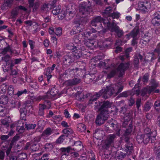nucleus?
<instances>
[{"mask_svg":"<svg viewBox=\"0 0 160 160\" xmlns=\"http://www.w3.org/2000/svg\"><path fill=\"white\" fill-rule=\"evenodd\" d=\"M110 125L111 127L116 132L115 133L109 134L107 136L102 146L103 148L106 149L113 146L114 141L117 138L116 136L119 137L120 134L121 127L117 121L114 120L113 122H111Z\"/></svg>","mask_w":160,"mask_h":160,"instance_id":"obj_1","label":"nucleus"},{"mask_svg":"<svg viewBox=\"0 0 160 160\" xmlns=\"http://www.w3.org/2000/svg\"><path fill=\"white\" fill-rule=\"evenodd\" d=\"M116 92L113 87L112 86L107 87L106 89H102L94 95L89 101V103H93L101 96L105 99H108L111 96L115 97Z\"/></svg>","mask_w":160,"mask_h":160,"instance_id":"obj_2","label":"nucleus"},{"mask_svg":"<svg viewBox=\"0 0 160 160\" xmlns=\"http://www.w3.org/2000/svg\"><path fill=\"white\" fill-rule=\"evenodd\" d=\"M73 146L74 147L72 148L71 146H68L67 148H62L59 149L61 156V160H66L64 158L68 156L70 152L76 151H80L82 148V145L81 142L78 141L75 142Z\"/></svg>","mask_w":160,"mask_h":160,"instance_id":"obj_3","label":"nucleus"},{"mask_svg":"<svg viewBox=\"0 0 160 160\" xmlns=\"http://www.w3.org/2000/svg\"><path fill=\"white\" fill-rule=\"evenodd\" d=\"M136 140L138 143H143L144 144H147L150 142L151 143H154L156 139L155 136L139 133L137 136Z\"/></svg>","mask_w":160,"mask_h":160,"instance_id":"obj_4","label":"nucleus"},{"mask_svg":"<svg viewBox=\"0 0 160 160\" xmlns=\"http://www.w3.org/2000/svg\"><path fill=\"white\" fill-rule=\"evenodd\" d=\"M112 104V102L108 100L100 102L99 103L100 107L99 110L100 112L109 115L108 108L111 107Z\"/></svg>","mask_w":160,"mask_h":160,"instance_id":"obj_5","label":"nucleus"},{"mask_svg":"<svg viewBox=\"0 0 160 160\" xmlns=\"http://www.w3.org/2000/svg\"><path fill=\"white\" fill-rule=\"evenodd\" d=\"M130 65L129 61L127 62L121 63L118 67L119 73L118 77H122L125 74V71L127 70L129 68Z\"/></svg>","mask_w":160,"mask_h":160,"instance_id":"obj_6","label":"nucleus"},{"mask_svg":"<svg viewBox=\"0 0 160 160\" xmlns=\"http://www.w3.org/2000/svg\"><path fill=\"white\" fill-rule=\"evenodd\" d=\"M109 115L100 112L95 120V123L97 125L100 126L103 124L108 118Z\"/></svg>","mask_w":160,"mask_h":160,"instance_id":"obj_7","label":"nucleus"},{"mask_svg":"<svg viewBox=\"0 0 160 160\" xmlns=\"http://www.w3.org/2000/svg\"><path fill=\"white\" fill-rule=\"evenodd\" d=\"M68 48L72 51V53L71 54L73 56V58H74L75 60L79 58L82 56L81 50L80 49H78L76 46H69Z\"/></svg>","mask_w":160,"mask_h":160,"instance_id":"obj_8","label":"nucleus"},{"mask_svg":"<svg viewBox=\"0 0 160 160\" xmlns=\"http://www.w3.org/2000/svg\"><path fill=\"white\" fill-rule=\"evenodd\" d=\"M92 12V8H90V6L82 4L79 7L80 14L84 15L85 16H88Z\"/></svg>","mask_w":160,"mask_h":160,"instance_id":"obj_9","label":"nucleus"},{"mask_svg":"<svg viewBox=\"0 0 160 160\" xmlns=\"http://www.w3.org/2000/svg\"><path fill=\"white\" fill-rule=\"evenodd\" d=\"M153 38V32L150 31L144 34L140 40V43L142 44H147Z\"/></svg>","mask_w":160,"mask_h":160,"instance_id":"obj_10","label":"nucleus"},{"mask_svg":"<svg viewBox=\"0 0 160 160\" xmlns=\"http://www.w3.org/2000/svg\"><path fill=\"white\" fill-rule=\"evenodd\" d=\"M139 9L144 12H148L151 7V3L147 1L140 2L138 4Z\"/></svg>","mask_w":160,"mask_h":160,"instance_id":"obj_11","label":"nucleus"},{"mask_svg":"<svg viewBox=\"0 0 160 160\" xmlns=\"http://www.w3.org/2000/svg\"><path fill=\"white\" fill-rule=\"evenodd\" d=\"M74 60V58H73V56L70 53L64 55L62 58L63 63L67 65H70Z\"/></svg>","mask_w":160,"mask_h":160,"instance_id":"obj_12","label":"nucleus"},{"mask_svg":"<svg viewBox=\"0 0 160 160\" xmlns=\"http://www.w3.org/2000/svg\"><path fill=\"white\" fill-rule=\"evenodd\" d=\"M1 60L2 61L5 62L7 66L8 65H10L11 67H13V61L12 59V57L9 54H7L2 57Z\"/></svg>","mask_w":160,"mask_h":160,"instance_id":"obj_13","label":"nucleus"},{"mask_svg":"<svg viewBox=\"0 0 160 160\" xmlns=\"http://www.w3.org/2000/svg\"><path fill=\"white\" fill-rule=\"evenodd\" d=\"M122 152H121L117 156V158L119 160H122L125 158L127 155H131L133 151H130L127 150L126 148H122Z\"/></svg>","mask_w":160,"mask_h":160,"instance_id":"obj_14","label":"nucleus"},{"mask_svg":"<svg viewBox=\"0 0 160 160\" xmlns=\"http://www.w3.org/2000/svg\"><path fill=\"white\" fill-rule=\"evenodd\" d=\"M81 81L79 78H74L72 79H69L65 82V84L67 86H70L78 84Z\"/></svg>","mask_w":160,"mask_h":160,"instance_id":"obj_15","label":"nucleus"},{"mask_svg":"<svg viewBox=\"0 0 160 160\" xmlns=\"http://www.w3.org/2000/svg\"><path fill=\"white\" fill-rule=\"evenodd\" d=\"M125 138L124 141L126 143L124 148H126L127 150L130 151H133V145L132 143L130 141L129 138L128 136H124Z\"/></svg>","mask_w":160,"mask_h":160,"instance_id":"obj_16","label":"nucleus"},{"mask_svg":"<svg viewBox=\"0 0 160 160\" xmlns=\"http://www.w3.org/2000/svg\"><path fill=\"white\" fill-rule=\"evenodd\" d=\"M103 23L105 24L107 23L108 29L112 32H115L119 28V27L114 22H112V23H111L110 22L108 21L106 22H104Z\"/></svg>","mask_w":160,"mask_h":160,"instance_id":"obj_17","label":"nucleus"},{"mask_svg":"<svg viewBox=\"0 0 160 160\" xmlns=\"http://www.w3.org/2000/svg\"><path fill=\"white\" fill-rule=\"evenodd\" d=\"M112 11V7L111 6H108L102 11V14L105 17H110Z\"/></svg>","mask_w":160,"mask_h":160,"instance_id":"obj_18","label":"nucleus"},{"mask_svg":"<svg viewBox=\"0 0 160 160\" xmlns=\"http://www.w3.org/2000/svg\"><path fill=\"white\" fill-rule=\"evenodd\" d=\"M139 32V28L138 27H135L128 34H127L126 36L128 38L131 36L133 38L136 37Z\"/></svg>","mask_w":160,"mask_h":160,"instance_id":"obj_19","label":"nucleus"},{"mask_svg":"<svg viewBox=\"0 0 160 160\" xmlns=\"http://www.w3.org/2000/svg\"><path fill=\"white\" fill-rule=\"evenodd\" d=\"M119 73V70H118V68L113 67L108 74L107 77L108 78H110L113 77L116 75H118V76Z\"/></svg>","mask_w":160,"mask_h":160,"instance_id":"obj_20","label":"nucleus"},{"mask_svg":"<svg viewBox=\"0 0 160 160\" xmlns=\"http://www.w3.org/2000/svg\"><path fill=\"white\" fill-rule=\"evenodd\" d=\"M13 1V0H5L4 3L1 6V9L4 10L11 7Z\"/></svg>","mask_w":160,"mask_h":160,"instance_id":"obj_21","label":"nucleus"},{"mask_svg":"<svg viewBox=\"0 0 160 160\" xmlns=\"http://www.w3.org/2000/svg\"><path fill=\"white\" fill-rule=\"evenodd\" d=\"M53 133V130L50 128H48L43 131L41 134V137L44 138L48 137Z\"/></svg>","mask_w":160,"mask_h":160,"instance_id":"obj_22","label":"nucleus"},{"mask_svg":"<svg viewBox=\"0 0 160 160\" xmlns=\"http://www.w3.org/2000/svg\"><path fill=\"white\" fill-rule=\"evenodd\" d=\"M11 99L10 102V103L12 105V107L14 108L16 107L20 108L21 106V102L20 101L16 100L14 98H12Z\"/></svg>","mask_w":160,"mask_h":160,"instance_id":"obj_23","label":"nucleus"},{"mask_svg":"<svg viewBox=\"0 0 160 160\" xmlns=\"http://www.w3.org/2000/svg\"><path fill=\"white\" fill-rule=\"evenodd\" d=\"M95 78L94 74H87L84 77V81L87 83H89L92 82Z\"/></svg>","mask_w":160,"mask_h":160,"instance_id":"obj_24","label":"nucleus"},{"mask_svg":"<svg viewBox=\"0 0 160 160\" xmlns=\"http://www.w3.org/2000/svg\"><path fill=\"white\" fill-rule=\"evenodd\" d=\"M8 113V110L0 105V117H4Z\"/></svg>","mask_w":160,"mask_h":160,"instance_id":"obj_25","label":"nucleus"},{"mask_svg":"<svg viewBox=\"0 0 160 160\" xmlns=\"http://www.w3.org/2000/svg\"><path fill=\"white\" fill-rule=\"evenodd\" d=\"M47 106L44 104H40L39 106L38 114L40 116H43L44 114V110Z\"/></svg>","mask_w":160,"mask_h":160,"instance_id":"obj_26","label":"nucleus"},{"mask_svg":"<svg viewBox=\"0 0 160 160\" xmlns=\"http://www.w3.org/2000/svg\"><path fill=\"white\" fill-rule=\"evenodd\" d=\"M75 69H74L68 68L63 73V74L68 77H72L74 73Z\"/></svg>","mask_w":160,"mask_h":160,"instance_id":"obj_27","label":"nucleus"},{"mask_svg":"<svg viewBox=\"0 0 160 160\" xmlns=\"http://www.w3.org/2000/svg\"><path fill=\"white\" fill-rule=\"evenodd\" d=\"M8 98L7 96H2L0 98V103L2 104H6L8 102Z\"/></svg>","mask_w":160,"mask_h":160,"instance_id":"obj_28","label":"nucleus"},{"mask_svg":"<svg viewBox=\"0 0 160 160\" xmlns=\"http://www.w3.org/2000/svg\"><path fill=\"white\" fill-rule=\"evenodd\" d=\"M92 20L94 21L95 22H96L97 23L99 24V25L100 26L99 29H100V28H102V24L101 23V21L102 20V18L100 16L96 17L93 18Z\"/></svg>","mask_w":160,"mask_h":160,"instance_id":"obj_29","label":"nucleus"},{"mask_svg":"<svg viewBox=\"0 0 160 160\" xmlns=\"http://www.w3.org/2000/svg\"><path fill=\"white\" fill-rule=\"evenodd\" d=\"M132 126L131 122L129 124L128 127L126 129L125 133L124 134V136H128L131 132L132 130Z\"/></svg>","mask_w":160,"mask_h":160,"instance_id":"obj_30","label":"nucleus"},{"mask_svg":"<svg viewBox=\"0 0 160 160\" xmlns=\"http://www.w3.org/2000/svg\"><path fill=\"white\" fill-rule=\"evenodd\" d=\"M152 106V104L151 102H147L145 103L143 110L145 112L148 111Z\"/></svg>","mask_w":160,"mask_h":160,"instance_id":"obj_31","label":"nucleus"},{"mask_svg":"<svg viewBox=\"0 0 160 160\" xmlns=\"http://www.w3.org/2000/svg\"><path fill=\"white\" fill-rule=\"evenodd\" d=\"M133 114V111L132 110L128 112L125 114L124 120L127 121H130L131 119Z\"/></svg>","mask_w":160,"mask_h":160,"instance_id":"obj_32","label":"nucleus"},{"mask_svg":"<svg viewBox=\"0 0 160 160\" xmlns=\"http://www.w3.org/2000/svg\"><path fill=\"white\" fill-rule=\"evenodd\" d=\"M74 24L75 25L74 27L77 29V31L76 33H77L78 32H80L82 31V29L80 27V22L78 20L74 21Z\"/></svg>","mask_w":160,"mask_h":160,"instance_id":"obj_33","label":"nucleus"},{"mask_svg":"<svg viewBox=\"0 0 160 160\" xmlns=\"http://www.w3.org/2000/svg\"><path fill=\"white\" fill-rule=\"evenodd\" d=\"M38 145L36 142H31L30 149L32 151H36L38 150Z\"/></svg>","mask_w":160,"mask_h":160,"instance_id":"obj_34","label":"nucleus"},{"mask_svg":"<svg viewBox=\"0 0 160 160\" xmlns=\"http://www.w3.org/2000/svg\"><path fill=\"white\" fill-rule=\"evenodd\" d=\"M52 72L50 70V69H48L47 68L44 72V74L47 77V79L48 81H49L50 79L52 77V75L51 74Z\"/></svg>","mask_w":160,"mask_h":160,"instance_id":"obj_35","label":"nucleus"},{"mask_svg":"<svg viewBox=\"0 0 160 160\" xmlns=\"http://www.w3.org/2000/svg\"><path fill=\"white\" fill-rule=\"evenodd\" d=\"M153 107L157 112H159L160 111V99L155 102Z\"/></svg>","mask_w":160,"mask_h":160,"instance_id":"obj_36","label":"nucleus"},{"mask_svg":"<svg viewBox=\"0 0 160 160\" xmlns=\"http://www.w3.org/2000/svg\"><path fill=\"white\" fill-rule=\"evenodd\" d=\"M133 58V65L134 68L136 69H138L139 64V60L138 58V57L135 55Z\"/></svg>","mask_w":160,"mask_h":160,"instance_id":"obj_37","label":"nucleus"},{"mask_svg":"<svg viewBox=\"0 0 160 160\" xmlns=\"http://www.w3.org/2000/svg\"><path fill=\"white\" fill-rule=\"evenodd\" d=\"M17 157V160H27L26 154L24 153H20Z\"/></svg>","mask_w":160,"mask_h":160,"instance_id":"obj_38","label":"nucleus"},{"mask_svg":"<svg viewBox=\"0 0 160 160\" xmlns=\"http://www.w3.org/2000/svg\"><path fill=\"white\" fill-rule=\"evenodd\" d=\"M51 98V96L49 95V93L48 92L44 95L39 96L38 98L39 100H45L47 99H50Z\"/></svg>","mask_w":160,"mask_h":160,"instance_id":"obj_39","label":"nucleus"},{"mask_svg":"<svg viewBox=\"0 0 160 160\" xmlns=\"http://www.w3.org/2000/svg\"><path fill=\"white\" fill-rule=\"evenodd\" d=\"M11 50V47L10 46L8 45L7 47L4 48L2 50L1 53L3 55H6L8 52L9 51L10 52Z\"/></svg>","mask_w":160,"mask_h":160,"instance_id":"obj_40","label":"nucleus"},{"mask_svg":"<svg viewBox=\"0 0 160 160\" xmlns=\"http://www.w3.org/2000/svg\"><path fill=\"white\" fill-rule=\"evenodd\" d=\"M7 94L9 96H12L14 94V88L13 86L10 85L7 89Z\"/></svg>","mask_w":160,"mask_h":160,"instance_id":"obj_41","label":"nucleus"},{"mask_svg":"<svg viewBox=\"0 0 160 160\" xmlns=\"http://www.w3.org/2000/svg\"><path fill=\"white\" fill-rule=\"evenodd\" d=\"M27 110L24 108H21L20 109L21 118H22V119H24V118L26 115Z\"/></svg>","mask_w":160,"mask_h":160,"instance_id":"obj_42","label":"nucleus"},{"mask_svg":"<svg viewBox=\"0 0 160 160\" xmlns=\"http://www.w3.org/2000/svg\"><path fill=\"white\" fill-rule=\"evenodd\" d=\"M36 126V124H25V128L28 130L30 129H34Z\"/></svg>","mask_w":160,"mask_h":160,"instance_id":"obj_43","label":"nucleus"},{"mask_svg":"<svg viewBox=\"0 0 160 160\" xmlns=\"http://www.w3.org/2000/svg\"><path fill=\"white\" fill-rule=\"evenodd\" d=\"M78 130L82 132H84L86 129V127L84 124H80L78 127Z\"/></svg>","mask_w":160,"mask_h":160,"instance_id":"obj_44","label":"nucleus"},{"mask_svg":"<svg viewBox=\"0 0 160 160\" xmlns=\"http://www.w3.org/2000/svg\"><path fill=\"white\" fill-rule=\"evenodd\" d=\"M152 23L154 26H158L160 25V19L152 18Z\"/></svg>","mask_w":160,"mask_h":160,"instance_id":"obj_45","label":"nucleus"},{"mask_svg":"<svg viewBox=\"0 0 160 160\" xmlns=\"http://www.w3.org/2000/svg\"><path fill=\"white\" fill-rule=\"evenodd\" d=\"M58 93L57 90L54 87L52 88L50 92L49 93V95L51 96H52L54 97Z\"/></svg>","mask_w":160,"mask_h":160,"instance_id":"obj_46","label":"nucleus"},{"mask_svg":"<svg viewBox=\"0 0 160 160\" xmlns=\"http://www.w3.org/2000/svg\"><path fill=\"white\" fill-rule=\"evenodd\" d=\"M62 33V30L61 28H55V34L58 36H61Z\"/></svg>","mask_w":160,"mask_h":160,"instance_id":"obj_47","label":"nucleus"},{"mask_svg":"<svg viewBox=\"0 0 160 160\" xmlns=\"http://www.w3.org/2000/svg\"><path fill=\"white\" fill-rule=\"evenodd\" d=\"M7 86L8 85L6 83H3L0 86V89L2 93H4L6 92Z\"/></svg>","mask_w":160,"mask_h":160,"instance_id":"obj_48","label":"nucleus"},{"mask_svg":"<svg viewBox=\"0 0 160 160\" xmlns=\"http://www.w3.org/2000/svg\"><path fill=\"white\" fill-rule=\"evenodd\" d=\"M117 87L118 91L116 92V94H115V95H116L121 92L123 88V86L122 85L120 84L119 83L117 84Z\"/></svg>","mask_w":160,"mask_h":160,"instance_id":"obj_49","label":"nucleus"},{"mask_svg":"<svg viewBox=\"0 0 160 160\" xmlns=\"http://www.w3.org/2000/svg\"><path fill=\"white\" fill-rule=\"evenodd\" d=\"M130 111L128 110L127 107L125 106L122 107L121 108V109L120 111V113L123 114H125L128 112Z\"/></svg>","mask_w":160,"mask_h":160,"instance_id":"obj_50","label":"nucleus"},{"mask_svg":"<svg viewBox=\"0 0 160 160\" xmlns=\"http://www.w3.org/2000/svg\"><path fill=\"white\" fill-rule=\"evenodd\" d=\"M12 68L13 67H11L10 65H8L7 66L5 64L4 67H2L3 71L5 72H8L10 70H12Z\"/></svg>","mask_w":160,"mask_h":160,"instance_id":"obj_51","label":"nucleus"},{"mask_svg":"<svg viewBox=\"0 0 160 160\" xmlns=\"http://www.w3.org/2000/svg\"><path fill=\"white\" fill-rule=\"evenodd\" d=\"M62 132L63 133L68 135L72 133L73 132V131L72 129L68 128L64 129Z\"/></svg>","mask_w":160,"mask_h":160,"instance_id":"obj_52","label":"nucleus"},{"mask_svg":"<svg viewBox=\"0 0 160 160\" xmlns=\"http://www.w3.org/2000/svg\"><path fill=\"white\" fill-rule=\"evenodd\" d=\"M65 136L63 135H61L59 137L56 141L57 143L60 144L62 143L65 139Z\"/></svg>","mask_w":160,"mask_h":160,"instance_id":"obj_53","label":"nucleus"},{"mask_svg":"<svg viewBox=\"0 0 160 160\" xmlns=\"http://www.w3.org/2000/svg\"><path fill=\"white\" fill-rule=\"evenodd\" d=\"M120 16V13L117 12H113L110 17H111L113 19L118 18Z\"/></svg>","mask_w":160,"mask_h":160,"instance_id":"obj_54","label":"nucleus"},{"mask_svg":"<svg viewBox=\"0 0 160 160\" xmlns=\"http://www.w3.org/2000/svg\"><path fill=\"white\" fill-rule=\"evenodd\" d=\"M159 143H155L154 145V149H156V153H160V146H158Z\"/></svg>","mask_w":160,"mask_h":160,"instance_id":"obj_55","label":"nucleus"},{"mask_svg":"<svg viewBox=\"0 0 160 160\" xmlns=\"http://www.w3.org/2000/svg\"><path fill=\"white\" fill-rule=\"evenodd\" d=\"M97 30L94 28H92L86 32V35H88L89 36H91V34L93 33L96 32Z\"/></svg>","mask_w":160,"mask_h":160,"instance_id":"obj_56","label":"nucleus"},{"mask_svg":"<svg viewBox=\"0 0 160 160\" xmlns=\"http://www.w3.org/2000/svg\"><path fill=\"white\" fill-rule=\"evenodd\" d=\"M130 94V92L129 91H127L123 92L122 93L120 94L119 95L120 97H123L126 98Z\"/></svg>","mask_w":160,"mask_h":160,"instance_id":"obj_57","label":"nucleus"},{"mask_svg":"<svg viewBox=\"0 0 160 160\" xmlns=\"http://www.w3.org/2000/svg\"><path fill=\"white\" fill-rule=\"evenodd\" d=\"M117 33L118 37L119 38H120L123 35V32L122 30L119 28L118 30L115 32Z\"/></svg>","mask_w":160,"mask_h":160,"instance_id":"obj_58","label":"nucleus"},{"mask_svg":"<svg viewBox=\"0 0 160 160\" xmlns=\"http://www.w3.org/2000/svg\"><path fill=\"white\" fill-rule=\"evenodd\" d=\"M129 57V56L128 54H124L123 55L120 56L119 58L120 60L123 62L125 60H126V59L128 58Z\"/></svg>","mask_w":160,"mask_h":160,"instance_id":"obj_59","label":"nucleus"},{"mask_svg":"<svg viewBox=\"0 0 160 160\" xmlns=\"http://www.w3.org/2000/svg\"><path fill=\"white\" fill-rule=\"evenodd\" d=\"M144 134H149L151 135V134H152V132H151V129L148 127H147L145 128L143 130Z\"/></svg>","mask_w":160,"mask_h":160,"instance_id":"obj_60","label":"nucleus"},{"mask_svg":"<svg viewBox=\"0 0 160 160\" xmlns=\"http://www.w3.org/2000/svg\"><path fill=\"white\" fill-rule=\"evenodd\" d=\"M149 74L148 73H145L142 78V81L144 82H147L148 80Z\"/></svg>","mask_w":160,"mask_h":160,"instance_id":"obj_61","label":"nucleus"},{"mask_svg":"<svg viewBox=\"0 0 160 160\" xmlns=\"http://www.w3.org/2000/svg\"><path fill=\"white\" fill-rule=\"evenodd\" d=\"M60 9L58 8H56L53 7V8L52 11V13L55 15H58L60 12Z\"/></svg>","mask_w":160,"mask_h":160,"instance_id":"obj_62","label":"nucleus"},{"mask_svg":"<svg viewBox=\"0 0 160 160\" xmlns=\"http://www.w3.org/2000/svg\"><path fill=\"white\" fill-rule=\"evenodd\" d=\"M58 17L59 19H62L65 16V14L64 11H62L61 12L58 14Z\"/></svg>","mask_w":160,"mask_h":160,"instance_id":"obj_63","label":"nucleus"},{"mask_svg":"<svg viewBox=\"0 0 160 160\" xmlns=\"http://www.w3.org/2000/svg\"><path fill=\"white\" fill-rule=\"evenodd\" d=\"M10 55H12L13 54L15 56H16L19 55L20 52H18L17 50L15 49H12L11 48L10 50Z\"/></svg>","mask_w":160,"mask_h":160,"instance_id":"obj_64","label":"nucleus"}]
</instances>
